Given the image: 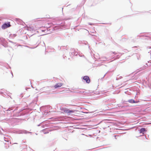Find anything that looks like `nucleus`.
<instances>
[{"instance_id": "1", "label": "nucleus", "mask_w": 151, "mask_h": 151, "mask_svg": "<svg viewBox=\"0 0 151 151\" xmlns=\"http://www.w3.org/2000/svg\"><path fill=\"white\" fill-rule=\"evenodd\" d=\"M11 25L10 24V23L9 22L7 24L5 23L2 26V27L4 29H5L8 27H9Z\"/></svg>"}, {"instance_id": "2", "label": "nucleus", "mask_w": 151, "mask_h": 151, "mask_svg": "<svg viewBox=\"0 0 151 151\" xmlns=\"http://www.w3.org/2000/svg\"><path fill=\"white\" fill-rule=\"evenodd\" d=\"M83 79L87 83H89L90 82L89 78L88 76H85L83 77Z\"/></svg>"}, {"instance_id": "3", "label": "nucleus", "mask_w": 151, "mask_h": 151, "mask_svg": "<svg viewBox=\"0 0 151 151\" xmlns=\"http://www.w3.org/2000/svg\"><path fill=\"white\" fill-rule=\"evenodd\" d=\"M63 84L62 83H58L55 85L54 87L55 88H56L61 87Z\"/></svg>"}, {"instance_id": "4", "label": "nucleus", "mask_w": 151, "mask_h": 151, "mask_svg": "<svg viewBox=\"0 0 151 151\" xmlns=\"http://www.w3.org/2000/svg\"><path fill=\"white\" fill-rule=\"evenodd\" d=\"M64 112L68 114L74 112V111L70 110L69 109H66L65 110Z\"/></svg>"}, {"instance_id": "5", "label": "nucleus", "mask_w": 151, "mask_h": 151, "mask_svg": "<svg viewBox=\"0 0 151 151\" xmlns=\"http://www.w3.org/2000/svg\"><path fill=\"white\" fill-rule=\"evenodd\" d=\"M128 102L129 103H137L138 102L135 101L133 99H130L128 101Z\"/></svg>"}, {"instance_id": "6", "label": "nucleus", "mask_w": 151, "mask_h": 151, "mask_svg": "<svg viewBox=\"0 0 151 151\" xmlns=\"http://www.w3.org/2000/svg\"><path fill=\"white\" fill-rule=\"evenodd\" d=\"M146 131L145 129L144 128H141L140 130V132L141 133H142L143 134H144V132Z\"/></svg>"}]
</instances>
